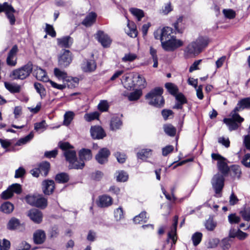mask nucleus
Masks as SVG:
<instances>
[{
  "label": "nucleus",
  "mask_w": 250,
  "mask_h": 250,
  "mask_svg": "<svg viewBox=\"0 0 250 250\" xmlns=\"http://www.w3.org/2000/svg\"><path fill=\"white\" fill-rule=\"evenodd\" d=\"M59 146L61 149L64 150V154L66 159L70 163L69 167L71 168L81 169L83 167V162H79L77 160L76 152L69 149L72 147L68 142H60Z\"/></svg>",
  "instance_id": "obj_1"
},
{
  "label": "nucleus",
  "mask_w": 250,
  "mask_h": 250,
  "mask_svg": "<svg viewBox=\"0 0 250 250\" xmlns=\"http://www.w3.org/2000/svg\"><path fill=\"white\" fill-rule=\"evenodd\" d=\"M163 89L160 87H155L152 89L146 95V99L149 104L161 107L164 104V100L162 96Z\"/></svg>",
  "instance_id": "obj_2"
},
{
  "label": "nucleus",
  "mask_w": 250,
  "mask_h": 250,
  "mask_svg": "<svg viewBox=\"0 0 250 250\" xmlns=\"http://www.w3.org/2000/svg\"><path fill=\"white\" fill-rule=\"evenodd\" d=\"M32 70V64L28 63L19 68L13 70L10 75V77L14 80H23L30 75Z\"/></svg>",
  "instance_id": "obj_3"
},
{
  "label": "nucleus",
  "mask_w": 250,
  "mask_h": 250,
  "mask_svg": "<svg viewBox=\"0 0 250 250\" xmlns=\"http://www.w3.org/2000/svg\"><path fill=\"white\" fill-rule=\"evenodd\" d=\"M230 117L229 118L224 119L223 122L228 126L229 130L232 131L239 127L241 123L243 122L244 119L234 110L231 111Z\"/></svg>",
  "instance_id": "obj_4"
},
{
  "label": "nucleus",
  "mask_w": 250,
  "mask_h": 250,
  "mask_svg": "<svg viewBox=\"0 0 250 250\" xmlns=\"http://www.w3.org/2000/svg\"><path fill=\"white\" fill-rule=\"evenodd\" d=\"M2 12H5L10 25H14L16 22V18L14 14L16 12V10L13 6L7 2L0 4V13Z\"/></svg>",
  "instance_id": "obj_5"
},
{
  "label": "nucleus",
  "mask_w": 250,
  "mask_h": 250,
  "mask_svg": "<svg viewBox=\"0 0 250 250\" xmlns=\"http://www.w3.org/2000/svg\"><path fill=\"white\" fill-rule=\"evenodd\" d=\"M161 44L163 48L165 51H172L182 46L184 44V42L181 40L177 39L175 37H172L165 42H162Z\"/></svg>",
  "instance_id": "obj_6"
},
{
  "label": "nucleus",
  "mask_w": 250,
  "mask_h": 250,
  "mask_svg": "<svg viewBox=\"0 0 250 250\" xmlns=\"http://www.w3.org/2000/svg\"><path fill=\"white\" fill-rule=\"evenodd\" d=\"M211 185L215 190L216 196H220V192L224 187V178L219 173L214 175L211 180Z\"/></svg>",
  "instance_id": "obj_7"
},
{
  "label": "nucleus",
  "mask_w": 250,
  "mask_h": 250,
  "mask_svg": "<svg viewBox=\"0 0 250 250\" xmlns=\"http://www.w3.org/2000/svg\"><path fill=\"white\" fill-rule=\"evenodd\" d=\"M72 61V55L68 50H63L58 56V65L61 67H66Z\"/></svg>",
  "instance_id": "obj_8"
},
{
  "label": "nucleus",
  "mask_w": 250,
  "mask_h": 250,
  "mask_svg": "<svg viewBox=\"0 0 250 250\" xmlns=\"http://www.w3.org/2000/svg\"><path fill=\"white\" fill-rule=\"evenodd\" d=\"M196 42H192L186 47L184 51V54L186 58L194 57L200 52Z\"/></svg>",
  "instance_id": "obj_9"
},
{
  "label": "nucleus",
  "mask_w": 250,
  "mask_h": 250,
  "mask_svg": "<svg viewBox=\"0 0 250 250\" xmlns=\"http://www.w3.org/2000/svg\"><path fill=\"white\" fill-rule=\"evenodd\" d=\"M33 75L37 79L44 82L48 81V77L45 71L38 66H33Z\"/></svg>",
  "instance_id": "obj_10"
},
{
  "label": "nucleus",
  "mask_w": 250,
  "mask_h": 250,
  "mask_svg": "<svg viewBox=\"0 0 250 250\" xmlns=\"http://www.w3.org/2000/svg\"><path fill=\"white\" fill-rule=\"evenodd\" d=\"M27 216L36 224H40L42 220V212L37 209H32L28 211Z\"/></svg>",
  "instance_id": "obj_11"
},
{
  "label": "nucleus",
  "mask_w": 250,
  "mask_h": 250,
  "mask_svg": "<svg viewBox=\"0 0 250 250\" xmlns=\"http://www.w3.org/2000/svg\"><path fill=\"white\" fill-rule=\"evenodd\" d=\"M109 155V150L106 148H103L99 150L96 155L95 159L99 164H103L107 162Z\"/></svg>",
  "instance_id": "obj_12"
},
{
  "label": "nucleus",
  "mask_w": 250,
  "mask_h": 250,
  "mask_svg": "<svg viewBox=\"0 0 250 250\" xmlns=\"http://www.w3.org/2000/svg\"><path fill=\"white\" fill-rule=\"evenodd\" d=\"M96 38L104 47H109L111 43V40L109 37L102 31L97 32Z\"/></svg>",
  "instance_id": "obj_13"
},
{
  "label": "nucleus",
  "mask_w": 250,
  "mask_h": 250,
  "mask_svg": "<svg viewBox=\"0 0 250 250\" xmlns=\"http://www.w3.org/2000/svg\"><path fill=\"white\" fill-rule=\"evenodd\" d=\"M18 50L17 46L14 45L9 51L6 59V62L8 65H16L17 63L16 54L18 52Z\"/></svg>",
  "instance_id": "obj_14"
},
{
  "label": "nucleus",
  "mask_w": 250,
  "mask_h": 250,
  "mask_svg": "<svg viewBox=\"0 0 250 250\" xmlns=\"http://www.w3.org/2000/svg\"><path fill=\"white\" fill-rule=\"evenodd\" d=\"M55 188V183L51 180H45L42 183V189L43 193L46 195L52 193Z\"/></svg>",
  "instance_id": "obj_15"
},
{
  "label": "nucleus",
  "mask_w": 250,
  "mask_h": 250,
  "mask_svg": "<svg viewBox=\"0 0 250 250\" xmlns=\"http://www.w3.org/2000/svg\"><path fill=\"white\" fill-rule=\"evenodd\" d=\"M92 137L94 139H101L105 136L103 129L100 126H93L90 129Z\"/></svg>",
  "instance_id": "obj_16"
},
{
  "label": "nucleus",
  "mask_w": 250,
  "mask_h": 250,
  "mask_svg": "<svg viewBox=\"0 0 250 250\" xmlns=\"http://www.w3.org/2000/svg\"><path fill=\"white\" fill-rule=\"evenodd\" d=\"M46 239V234L42 229L36 230L33 234L34 242L36 244H42Z\"/></svg>",
  "instance_id": "obj_17"
},
{
  "label": "nucleus",
  "mask_w": 250,
  "mask_h": 250,
  "mask_svg": "<svg viewBox=\"0 0 250 250\" xmlns=\"http://www.w3.org/2000/svg\"><path fill=\"white\" fill-rule=\"evenodd\" d=\"M178 217L177 216H175L173 219V223L171 228V230L168 233V240L169 239H171L174 244L175 243L177 240L176 230L178 224Z\"/></svg>",
  "instance_id": "obj_18"
},
{
  "label": "nucleus",
  "mask_w": 250,
  "mask_h": 250,
  "mask_svg": "<svg viewBox=\"0 0 250 250\" xmlns=\"http://www.w3.org/2000/svg\"><path fill=\"white\" fill-rule=\"evenodd\" d=\"M112 204V198L106 195H103L99 196L97 203L98 206L102 208L107 207L110 206Z\"/></svg>",
  "instance_id": "obj_19"
},
{
  "label": "nucleus",
  "mask_w": 250,
  "mask_h": 250,
  "mask_svg": "<svg viewBox=\"0 0 250 250\" xmlns=\"http://www.w3.org/2000/svg\"><path fill=\"white\" fill-rule=\"evenodd\" d=\"M250 107V98H244L238 102L236 106L233 110L234 112H237L243 110L245 108Z\"/></svg>",
  "instance_id": "obj_20"
},
{
  "label": "nucleus",
  "mask_w": 250,
  "mask_h": 250,
  "mask_svg": "<svg viewBox=\"0 0 250 250\" xmlns=\"http://www.w3.org/2000/svg\"><path fill=\"white\" fill-rule=\"evenodd\" d=\"M96 68V64L93 60H86L82 65V70L85 72H90L94 71Z\"/></svg>",
  "instance_id": "obj_21"
},
{
  "label": "nucleus",
  "mask_w": 250,
  "mask_h": 250,
  "mask_svg": "<svg viewBox=\"0 0 250 250\" xmlns=\"http://www.w3.org/2000/svg\"><path fill=\"white\" fill-rule=\"evenodd\" d=\"M57 40L58 45L62 47H69L73 42L72 39L69 36L58 38Z\"/></svg>",
  "instance_id": "obj_22"
},
{
  "label": "nucleus",
  "mask_w": 250,
  "mask_h": 250,
  "mask_svg": "<svg viewBox=\"0 0 250 250\" xmlns=\"http://www.w3.org/2000/svg\"><path fill=\"white\" fill-rule=\"evenodd\" d=\"M172 29L171 28L168 27H164L161 29V43L162 42L168 40V39H171L173 36H171Z\"/></svg>",
  "instance_id": "obj_23"
},
{
  "label": "nucleus",
  "mask_w": 250,
  "mask_h": 250,
  "mask_svg": "<svg viewBox=\"0 0 250 250\" xmlns=\"http://www.w3.org/2000/svg\"><path fill=\"white\" fill-rule=\"evenodd\" d=\"M127 28L125 29L126 34L132 38H135L137 36V31L135 24L132 21H128Z\"/></svg>",
  "instance_id": "obj_24"
},
{
  "label": "nucleus",
  "mask_w": 250,
  "mask_h": 250,
  "mask_svg": "<svg viewBox=\"0 0 250 250\" xmlns=\"http://www.w3.org/2000/svg\"><path fill=\"white\" fill-rule=\"evenodd\" d=\"M97 15L95 13L90 12L85 18L82 24L86 27L90 26L96 21Z\"/></svg>",
  "instance_id": "obj_25"
},
{
  "label": "nucleus",
  "mask_w": 250,
  "mask_h": 250,
  "mask_svg": "<svg viewBox=\"0 0 250 250\" xmlns=\"http://www.w3.org/2000/svg\"><path fill=\"white\" fill-rule=\"evenodd\" d=\"M14 209V205L10 202H5L2 204L0 207V211L7 214L11 213Z\"/></svg>",
  "instance_id": "obj_26"
},
{
  "label": "nucleus",
  "mask_w": 250,
  "mask_h": 250,
  "mask_svg": "<svg viewBox=\"0 0 250 250\" xmlns=\"http://www.w3.org/2000/svg\"><path fill=\"white\" fill-rule=\"evenodd\" d=\"M79 158L82 161H89L92 157L91 151L89 149L83 148L79 152Z\"/></svg>",
  "instance_id": "obj_27"
},
{
  "label": "nucleus",
  "mask_w": 250,
  "mask_h": 250,
  "mask_svg": "<svg viewBox=\"0 0 250 250\" xmlns=\"http://www.w3.org/2000/svg\"><path fill=\"white\" fill-rule=\"evenodd\" d=\"M5 87L11 93H19L21 90V85L15 83L4 82Z\"/></svg>",
  "instance_id": "obj_28"
},
{
  "label": "nucleus",
  "mask_w": 250,
  "mask_h": 250,
  "mask_svg": "<svg viewBox=\"0 0 250 250\" xmlns=\"http://www.w3.org/2000/svg\"><path fill=\"white\" fill-rule=\"evenodd\" d=\"M122 125V122L121 119L117 117H113L110 122V129L112 131H116L121 128Z\"/></svg>",
  "instance_id": "obj_29"
},
{
  "label": "nucleus",
  "mask_w": 250,
  "mask_h": 250,
  "mask_svg": "<svg viewBox=\"0 0 250 250\" xmlns=\"http://www.w3.org/2000/svg\"><path fill=\"white\" fill-rule=\"evenodd\" d=\"M138 59L137 54L128 52L125 54L122 58V61L124 62H131Z\"/></svg>",
  "instance_id": "obj_30"
},
{
  "label": "nucleus",
  "mask_w": 250,
  "mask_h": 250,
  "mask_svg": "<svg viewBox=\"0 0 250 250\" xmlns=\"http://www.w3.org/2000/svg\"><path fill=\"white\" fill-rule=\"evenodd\" d=\"M20 226V220L15 218L12 217L7 224V228L9 230H15L17 229Z\"/></svg>",
  "instance_id": "obj_31"
},
{
  "label": "nucleus",
  "mask_w": 250,
  "mask_h": 250,
  "mask_svg": "<svg viewBox=\"0 0 250 250\" xmlns=\"http://www.w3.org/2000/svg\"><path fill=\"white\" fill-rule=\"evenodd\" d=\"M152 155V150L150 149H142L137 153V157L143 160H146Z\"/></svg>",
  "instance_id": "obj_32"
},
{
  "label": "nucleus",
  "mask_w": 250,
  "mask_h": 250,
  "mask_svg": "<svg viewBox=\"0 0 250 250\" xmlns=\"http://www.w3.org/2000/svg\"><path fill=\"white\" fill-rule=\"evenodd\" d=\"M54 73L56 78L59 80H62L63 83H65V81L68 77L66 72L58 68H55L54 70Z\"/></svg>",
  "instance_id": "obj_33"
},
{
  "label": "nucleus",
  "mask_w": 250,
  "mask_h": 250,
  "mask_svg": "<svg viewBox=\"0 0 250 250\" xmlns=\"http://www.w3.org/2000/svg\"><path fill=\"white\" fill-rule=\"evenodd\" d=\"M122 83H123L124 87L128 89H131L135 86L134 81L132 78H129L127 76H124L123 77Z\"/></svg>",
  "instance_id": "obj_34"
},
{
  "label": "nucleus",
  "mask_w": 250,
  "mask_h": 250,
  "mask_svg": "<svg viewBox=\"0 0 250 250\" xmlns=\"http://www.w3.org/2000/svg\"><path fill=\"white\" fill-rule=\"evenodd\" d=\"M225 160V159H224L223 160L218 161L217 163L219 170L224 175L227 174L229 171V167L226 163Z\"/></svg>",
  "instance_id": "obj_35"
},
{
  "label": "nucleus",
  "mask_w": 250,
  "mask_h": 250,
  "mask_svg": "<svg viewBox=\"0 0 250 250\" xmlns=\"http://www.w3.org/2000/svg\"><path fill=\"white\" fill-rule=\"evenodd\" d=\"M195 42H196V44L198 45V47L201 51L202 48L208 45L209 42V40L207 37H199Z\"/></svg>",
  "instance_id": "obj_36"
},
{
  "label": "nucleus",
  "mask_w": 250,
  "mask_h": 250,
  "mask_svg": "<svg viewBox=\"0 0 250 250\" xmlns=\"http://www.w3.org/2000/svg\"><path fill=\"white\" fill-rule=\"evenodd\" d=\"M34 136L33 132L31 131L28 135L19 139L16 143V145L19 146L26 144L33 138Z\"/></svg>",
  "instance_id": "obj_37"
},
{
  "label": "nucleus",
  "mask_w": 250,
  "mask_h": 250,
  "mask_svg": "<svg viewBox=\"0 0 250 250\" xmlns=\"http://www.w3.org/2000/svg\"><path fill=\"white\" fill-rule=\"evenodd\" d=\"M79 82V79L78 78H73L68 77L65 82L66 86L72 88L77 86Z\"/></svg>",
  "instance_id": "obj_38"
},
{
  "label": "nucleus",
  "mask_w": 250,
  "mask_h": 250,
  "mask_svg": "<svg viewBox=\"0 0 250 250\" xmlns=\"http://www.w3.org/2000/svg\"><path fill=\"white\" fill-rule=\"evenodd\" d=\"M49 168L50 164L47 162H43L41 163L39 166L41 174L44 176H46L47 175Z\"/></svg>",
  "instance_id": "obj_39"
},
{
  "label": "nucleus",
  "mask_w": 250,
  "mask_h": 250,
  "mask_svg": "<svg viewBox=\"0 0 250 250\" xmlns=\"http://www.w3.org/2000/svg\"><path fill=\"white\" fill-rule=\"evenodd\" d=\"M35 206L42 208H44L47 205V199L41 195H38Z\"/></svg>",
  "instance_id": "obj_40"
},
{
  "label": "nucleus",
  "mask_w": 250,
  "mask_h": 250,
  "mask_svg": "<svg viewBox=\"0 0 250 250\" xmlns=\"http://www.w3.org/2000/svg\"><path fill=\"white\" fill-rule=\"evenodd\" d=\"M74 113L72 111H67L64 115L63 125L68 126L70 125L74 117Z\"/></svg>",
  "instance_id": "obj_41"
},
{
  "label": "nucleus",
  "mask_w": 250,
  "mask_h": 250,
  "mask_svg": "<svg viewBox=\"0 0 250 250\" xmlns=\"http://www.w3.org/2000/svg\"><path fill=\"white\" fill-rule=\"evenodd\" d=\"M129 11L138 21H140L144 17V12L141 9L137 8H131L129 9Z\"/></svg>",
  "instance_id": "obj_42"
},
{
  "label": "nucleus",
  "mask_w": 250,
  "mask_h": 250,
  "mask_svg": "<svg viewBox=\"0 0 250 250\" xmlns=\"http://www.w3.org/2000/svg\"><path fill=\"white\" fill-rule=\"evenodd\" d=\"M164 129L165 133L170 136H174L175 135L176 129L170 124H167L164 125Z\"/></svg>",
  "instance_id": "obj_43"
},
{
  "label": "nucleus",
  "mask_w": 250,
  "mask_h": 250,
  "mask_svg": "<svg viewBox=\"0 0 250 250\" xmlns=\"http://www.w3.org/2000/svg\"><path fill=\"white\" fill-rule=\"evenodd\" d=\"M99 113L97 111L88 113L85 114L83 118L87 122H91L96 119H98L99 117Z\"/></svg>",
  "instance_id": "obj_44"
},
{
  "label": "nucleus",
  "mask_w": 250,
  "mask_h": 250,
  "mask_svg": "<svg viewBox=\"0 0 250 250\" xmlns=\"http://www.w3.org/2000/svg\"><path fill=\"white\" fill-rule=\"evenodd\" d=\"M47 125L44 120L34 124V129L37 132H42L47 128Z\"/></svg>",
  "instance_id": "obj_45"
},
{
  "label": "nucleus",
  "mask_w": 250,
  "mask_h": 250,
  "mask_svg": "<svg viewBox=\"0 0 250 250\" xmlns=\"http://www.w3.org/2000/svg\"><path fill=\"white\" fill-rule=\"evenodd\" d=\"M116 180L118 182H124L128 179V175L127 173L122 170L116 172Z\"/></svg>",
  "instance_id": "obj_46"
},
{
  "label": "nucleus",
  "mask_w": 250,
  "mask_h": 250,
  "mask_svg": "<svg viewBox=\"0 0 250 250\" xmlns=\"http://www.w3.org/2000/svg\"><path fill=\"white\" fill-rule=\"evenodd\" d=\"M142 95L141 90H136L135 91L130 93L128 96V99L130 101L138 100Z\"/></svg>",
  "instance_id": "obj_47"
},
{
  "label": "nucleus",
  "mask_w": 250,
  "mask_h": 250,
  "mask_svg": "<svg viewBox=\"0 0 250 250\" xmlns=\"http://www.w3.org/2000/svg\"><path fill=\"white\" fill-rule=\"evenodd\" d=\"M206 229L209 231H213L217 226V223L212 219L209 218L205 224Z\"/></svg>",
  "instance_id": "obj_48"
},
{
  "label": "nucleus",
  "mask_w": 250,
  "mask_h": 250,
  "mask_svg": "<svg viewBox=\"0 0 250 250\" xmlns=\"http://www.w3.org/2000/svg\"><path fill=\"white\" fill-rule=\"evenodd\" d=\"M146 212H142L134 218L133 221L136 224H140L142 222H145L146 221Z\"/></svg>",
  "instance_id": "obj_49"
},
{
  "label": "nucleus",
  "mask_w": 250,
  "mask_h": 250,
  "mask_svg": "<svg viewBox=\"0 0 250 250\" xmlns=\"http://www.w3.org/2000/svg\"><path fill=\"white\" fill-rule=\"evenodd\" d=\"M165 86L170 94L173 95L177 94L178 89L177 86L174 84L170 83H166Z\"/></svg>",
  "instance_id": "obj_50"
},
{
  "label": "nucleus",
  "mask_w": 250,
  "mask_h": 250,
  "mask_svg": "<svg viewBox=\"0 0 250 250\" xmlns=\"http://www.w3.org/2000/svg\"><path fill=\"white\" fill-rule=\"evenodd\" d=\"M55 179L59 183H66L69 180V176L65 173H61L56 176Z\"/></svg>",
  "instance_id": "obj_51"
},
{
  "label": "nucleus",
  "mask_w": 250,
  "mask_h": 250,
  "mask_svg": "<svg viewBox=\"0 0 250 250\" xmlns=\"http://www.w3.org/2000/svg\"><path fill=\"white\" fill-rule=\"evenodd\" d=\"M34 85L37 92L40 95L41 98H42L45 95L44 88L41 83H35Z\"/></svg>",
  "instance_id": "obj_52"
},
{
  "label": "nucleus",
  "mask_w": 250,
  "mask_h": 250,
  "mask_svg": "<svg viewBox=\"0 0 250 250\" xmlns=\"http://www.w3.org/2000/svg\"><path fill=\"white\" fill-rule=\"evenodd\" d=\"M202 238V234L201 232H197L193 234L192 240L194 246H197L201 242Z\"/></svg>",
  "instance_id": "obj_53"
},
{
  "label": "nucleus",
  "mask_w": 250,
  "mask_h": 250,
  "mask_svg": "<svg viewBox=\"0 0 250 250\" xmlns=\"http://www.w3.org/2000/svg\"><path fill=\"white\" fill-rule=\"evenodd\" d=\"M37 195H28L26 196L25 199L27 203L32 206H35L36 202H37Z\"/></svg>",
  "instance_id": "obj_54"
},
{
  "label": "nucleus",
  "mask_w": 250,
  "mask_h": 250,
  "mask_svg": "<svg viewBox=\"0 0 250 250\" xmlns=\"http://www.w3.org/2000/svg\"><path fill=\"white\" fill-rule=\"evenodd\" d=\"M240 213L245 220L250 221V207L245 208L241 211Z\"/></svg>",
  "instance_id": "obj_55"
},
{
  "label": "nucleus",
  "mask_w": 250,
  "mask_h": 250,
  "mask_svg": "<svg viewBox=\"0 0 250 250\" xmlns=\"http://www.w3.org/2000/svg\"><path fill=\"white\" fill-rule=\"evenodd\" d=\"M114 217L116 220L119 221L124 217V211L122 207H119L114 211Z\"/></svg>",
  "instance_id": "obj_56"
},
{
  "label": "nucleus",
  "mask_w": 250,
  "mask_h": 250,
  "mask_svg": "<svg viewBox=\"0 0 250 250\" xmlns=\"http://www.w3.org/2000/svg\"><path fill=\"white\" fill-rule=\"evenodd\" d=\"M98 109L102 112L106 111L108 110L109 105L106 100H102L98 105Z\"/></svg>",
  "instance_id": "obj_57"
},
{
  "label": "nucleus",
  "mask_w": 250,
  "mask_h": 250,
  "mask_svg": "<svg viewBox=\"0 0 250 250\" xmlns=\"http://www.w3.org/2000/svg\"><path fill=\"white\" fill-rule=\"evenodd\" d=\"M134 79L137 80V85L142 87H145L146 85V80L142 76L139 75L136 77H134Z\"/></svg>",
  "instance_id": "obj_58"
},
{
  "label": "nucleus",
  "mask_w": 250,
  "mask_h": 250,
  "mask_svg": "<svg viewBox=\"0 0 250 250\" xmlns=\"http://www.w3.org/2000/svg\"><path fill=\"white\" fill-rule=\"evenodd\" d=\"M13 196L12 191L11 190L9 187L6 190L3 191L0 195L1 199L3 200L8 199L11 198Z\"/></svg>",
  "instance_id": "obj_59"
},
{
  "label": "nucleus",
  "mask_w": 250,
  "mask_h": 250,
  "mask_svg": "<svg viewBox=\"0 0 250 250\" xmlns=\"http://www.w3.org/2000/svg\"><path fill=\"white\" fill-rule=\"evenodd\" d=\"M9 188L12 191L13 195L14 193H15L16 194H20L21 192V186L19 184H13L10 186H9Z\"/></svg>",
  "instance_id": "obj_60"
},
{
  "label": "nucleus",
  "mask_w": 250,
  "mask_h": 250,
  "mask_svg": "<svg viewBox=\"0 0 250 250\" xmlns=\"http://www.w3.org/2000/svg\"><path fill=\"white\" fill-rule=\"evenodd\" d=\"M10 246V242L5 239L0 240V250H8Z\"/></svg>",
  "instance_id": "obj_61"
},
{
  "label": "nucleus",
  "mask_w": 250,
  "mask_h": 250,
  "mask_svg": "<svg viewBox=\"0 0 250 250\" xmlns=\"http://www.w3.org/2000/svg\"><path fill=\"white\" fill-rule=\"evenodd\" d=\"M223 13L226 18L230 19H233L235 17V13L232 9H224Z\"/></svg>",
  "instance_id": "obj_62"
},
{
  "label": "nucleus",
  "mask_w": 250,
  "mask_h": 250,
  "mask_svg": "<svg viewBox=\"0 0 250 250\" xmlns=\"http://www.w3.org/2000/svg\"><path fill=\"white\" fill-rule=\"evenodd\" d=\"M231 170L232 172L233 176L239 178L241 174V169L238 166H233L231 167Z\"/></svg>",
  "instance_id": "obj_63"
},
{
  "label": "nucleus",
  "mask_w": 250,
  "mask_h": 250,
  "mask_svg": "<svg viewBox=\"0 0 250 250\" xmlns=\"http://www.w3.org/2000/svg\"><path fill=\"white\" fill-rule=\"evenodd\" d=\"M242 163L246 167H250V154H246L244 156Z\"/></svg>",
  "instance_id": "obj_64"
}]
</instances>
